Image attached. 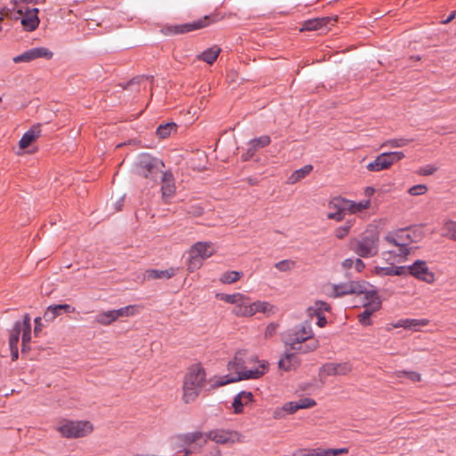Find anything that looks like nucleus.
Returning <instances> with one entry per match:
<instances>
[{
	"label": "nucleus",
	"mask_w": 456,
	"mask_h": 456,
	"mask_svg": "<svg viewBox=\"0 0 456 456\" xmlns=\"http://www.w3.org/2000/svg\"><path fill=\"white\" fill-rule=\"evenodd\" d=\"M229 375L218 377L212 387H218L229 383L244 379H257L269 370V362L249 355L247 350H238L227 365Z\"/></svg>",
	"instance_id": "f257e3e1"
},
{
	"label": "nucleus",
	"mask_w": 456,
	"mask_h": 456,
	"mask_svg": "<svg viewBox=\"0 0 456 456\" xmlns=\"http://www.w3.org/2000/svg\"><path fill=\"white\" fill-rule=\"evenodd\" d=\"M208 440L218 444H233L242 443L243 436L238 431L230 429H213L207 433L195 431L175 436L174 444L175 447L197 444L198 449L201 450Z\"/></svg>",
	"instance_id": "f03ea898"
},
{
	"label": "nucleus",
	"mask_w": 456,
	"mask_h": 456,
	"mask_svg": "<svg viewBox=\"0 0 456 456\" xmlns=\"http://www.w3.org/2000/svg\"><path fill=\"white\" fill-rule=\"evenodd\" d=\"M206 371L200 364L191 366L184 375L182 399L185 403L195 402L206 383Z\"/></svg>",
	"instance_id": "7ed1b4c3"
},
{
	"label": "nucleus",
	"mask_w": 456,
	"mask_h": 456,
	"mask_svg": "<svg viewBox=\"0 0 456 456\" xmlns=\"http://www.w3.org/2000/svg\"><path fill=\"white\" fill-rule=\"evenodd\" d=\"M232 313L238 317H251L257 313L270 315L274 314V306L266 301L252 302L248 296L240 293Z\"/></svg>",
	"instance_id": "20e7f679"
},
{
	"label": "nucleus",
	"mask_w": 456,
	"mask_h": 456,
	"mask_svg": "<svg viewBox=\"0 0 456 456\" xmlns=\"http://www.w3.org/2000/svg\"><path fill=\"white\" fill-rule=\"evenodd\" d=\"M20 333H22V351H24L31 340L30 316L28 314H25L21 322H16L10 331L9 346L12 361H16L19 357L18 342Z\"/></svg>",
	"instance_id": "39448f33"
},
{
	"label": "nucleus",
	"mask_w": 456,
	"mask_h": 456,
	"mask_svg": "<svg viewBox=\"0 0 456 456\" xmlns=\"http://www.w3.org/2000/svg\"><path fill=\"white\" fill-rule=\"evenodd\" d=\"M136 168L140 175L153 182L165 172V165L162 160L148 153H142L137 157Z\"/></svg>",
	"instance_id": "423d86ee"
},
{
	"label": "nucleus",
	"mask_w": 456,
	"mask_h": 456,
	"mask_svg": "<svg viewBox=\"0 0 456 456\" xmlns=\"http://www.w3.org/2000/svg\"><path fill=\"white\" fill-rule=\"evenodd\" d=\"M56 430L65 438H81L93 432L94 425L88 420L62 419L58 423Z\"/></svg>",
	"instance_id": "0eeeda50"
},
{
	"label": "nucleus",
	"mask_w": 456,
	"mask_h": 456,
	"mask_svg": "<svg viewBox=\"0 0 456 456\" xmlns=\"http://www.w3.org/2000/svg\"><path fill=\"white\" fill-rule=\"evenodd\" d=\"M385 240L395 248L389 252L395 254L401 261L410 253V244L412 242L411 234L406 230H400L393 233H389L385 237Z\"/></svg>",
	"instance_id": "6e6552de"
},
{
	"label": "nucleus",
	"mask_w": 456,
	"mask_h": 456,
	"mask_svg": "<svg viewBox=\"0 0 456 456\" xmlns=\"http://www.w3.org/2000/svg\"><path fill=\"white\" fill-rule=\"evenodd\" d=\"M313 335L314 330L311 324L304 322L286 331L283 335V342L290 351H293L297 346L304 344L307 338H311Z\"/></svg>",
	"instance_id": "1a4fd4ad"
},
{
	"label": "nucleus",
	"mask_w": 456,
	"mask_h": 456,
	"mask_svg": "<svg viewBox=\"0 0 456 456\" xmlns=\"http://www.w3.org/2000/svg\"><path fill=\"white\" fill-rule=\"evenodd\" d=\"M354 251L362 257H371L379 251V234L375 231L366 232L360 240H355Z\"/></svg>",
	"instance_id": "9d476101"
},
{
	"label": "nucleus",
	"mask_w": 456,
	"mask_h": 456,
	"mask_svg": "<svg viewBox=\"0 0 456 456\" xmlns=\"http://www.w3.org/2000/svg\"><path fill=\"white\" fill-rule=\"evenodd\" d=\"M404 157L405 155L403 151L384 152L379 154L372 162H370L367 165V169L370 172L386 170Z\"/></svg>",
	"instance_id": "9b49d317"
},
{
	"label": "nucleus",
	"mask_w": 456,
	"mask_h": 456,
	"mask_svg": "<svg viewBox=\"0 0 456 456\" xmlns=\"http://www.w3.org/2000/svg\"><path fill=\"white\" fill-rule=\"evenodd\" d=\"M364 298L367 302L363 305L364 310L358 315V320L361 324L369 326L371 324V314L377 312L381 306V300L374 290L367 291L364 294Z\"/></svg>",
	"instance_id": "f8f14e48"
},
{
	"label": "nucleus",
	"mask_w": 456,
	"mask_h": 456,
	"mask_svg": "<svg viewBox=\"0 0 456 456\" xmlns=\"http://www.w3.org/2000/svg\"><path fill=\"white\" fill-rule=\"evenodd\" d=\"M330 290H329V294L333 297H340L346 295L352 294H365L369 291L366 288L365 283H362L360 281H348L341 284H333L330 286Z\"/></svg>",
	"instance_id": "ddd939ff"
},
{
	"label": "nucleus",
	"mask_w": 456,
	"mask_h": 456,
	"mask_svg": "<svg viewBox=\"0 0 456 456\" xmlns=\"http://www.w3.org/2000/svg\"><path fill=\"white\" fill-rule=\"evenodd\" d=\"M352 370V364L348 362H327L320 368L319 377L322 379L328 376H344L351 372Z\"/></svg>",
	"instance_id": "4468645a"
},
{
	"label": "nucleus",
	"mask_w": 456,
	"mask_h": 456,
	"mask_svg": "<svg viewBox=\"0 0 456 456\" xmlns=\"http://www.w3.org/2000/svg\"><path fill=\"white\" fill-rule=\"evenodd\" d=\"M337 21V18L335 17H321V18H314L312 20H305L303 23L302 28H300V31H314V30H320L322 32L327 31L330 29L332 26Z\"/></svg>",
	"instance_id": "2eb2a0df"
},
{
	"label": "nucleus",
	"mask_w": 456,
	"mask_h": 456,
	"mask_svg": "<svg viewBox=\"0 0 456 456\" xmlns=\"http://www.w3.org/2000/svg\"><path fill=\"white\" fill-rule=\"evenodd\" d=\"M348 452V448H304L297 450L294 456H338Z\"/></svg>",
	"instance_id": "dca6fc26"
},
{
	"label": "nucleus",
	"mask_w": 456,
	"mask_h": 456,
	"mask_svg": "<svg viewBox=\"0 0 456 456\" xmlns=\"http://www.w3.org/2000/svg\"><path fill=\"white\" fill-rule=\"evenodd\" d=\"M15 10L21 16L20 22L25 30L34 31L38 27L40 20L37 16L39 12L37 8H18Z\"/></svg>",
	"instance_id": "f3484780"
},
{
	"label": "nucleus",
	"mask_w": 456,
	"mask_h": 456,
	"mask_svg": "<svg viewBox=\"0 0 456 456\" xmlns=\"http://www.w3.org/2000/svg\"><path fill=\"white\" fill-rule=\"evenodd\" d=\"M335 205L333 207L338 208L340 210L345 211L346 215H354L360 213L363 210L368 209L370 207V200H365L360 202H354L350 200H346L344 198V200L335 201Z\"/></svg>",
	"instance_id": "a211bd4d"
},
{
	"label": "nucleus",
	"mask_w": 456,
	"mask_h": 456,
	"mask_svg": "<svg viewBox=\"0 0 456 456\" xmlns=\"http://www.w3.org/2000/svg\"><path fill=\"white\" fill-rule=\"evenodd\" d=\"M407 269L412 276L419 280L427 283H433L435 281V274L428 269L424 261L418 260Z\"/></svg>",
	"instance_id": "6ab92c4d"
},
{
	"label": "nucleus",
	"mask_w": 456,
	"mask_h": 456,
	"mask_svg": "<svg viewBox=\"0 0 456 456\" xmlns=\"http://www.w3.org/2000/svg\"><path fill=\"white\" fill-rule=\"evenodd\" d=\"M208 17L206 16L204 19L192 23H185L182 25L168 26L165 29L169 34H183L192 30L202 28L208 25Z\"/></svg>",
	"instance_id": "aec40b11"
},
{
	"label": "nucleus",
	"mask_w": 456,
	"mask_h": 456,
	"mask_svg": "<svg viewBox=\"0 0 456 456\" xmlns=\"http://www.w3.org/2000/svg\"><path fill=\"white\" fill-rule=\"evenodd\" d=\"M215 246L212 242H197L193 244L189 251V254H192L198 258L204 261L205 259L210 257L216 253Z\"/></svg>",
	"instance_id": "412c9836"
},
{
	"label": "nucleus",
	"mask_w": 456,
	"mask_h": 456,
	"mask_svg": "<svg viewBox=\"0 0 456 456\" xmlns=\"http://www.w3.org/2000/svg\"><path fill=\"white\" fill-rule=\"evenodd\" d=\"M163 183L161 187L162 197L165 201L173 197L175 193V185L173 175L170 172H164L160 177Z\"/></svg>",
	"instance_id": "4be33fe9"
},
{
	"label": "nucleus",
	"mask_w": 456,
	"mask_h": 456,
	"mask_svg": "<svg viewBox=\"0 0 456 456\" xmlns=\"http://www.w3.org/2000/svg\"><path fill=\"white\" fill-rule=\"evenodd\" d=\"M253 402V395L251 392L241 391L234 398L232 403L233 412L240 414L243 411V407Z\"/></svg>",
	"instance_id": "5701e85b"
},
{
	"label": "nucleus",
	"mask_w": 456,
	"mask_h": 456,
	"mask_svg": "<svg viewBox=\"0 0 456 456\" xmlns=\"http://www.w3.org/2000/svg\"><path fill=\"white\" fill-rule=\"evenodd\" d=\"M299 365L300 359L294 351L286 352L284 356L279 361V368L285 371L296 370Z\"/></svg>",
	"instance_id": "b1692460"
},
{
	"label": "nucleus",
	"mask_w": 456,
	"mask_h": 456,
	"mask_svg": "<svg viewBox=\"0 0 456 456\" xmlns=\"http://www.w3.org/2000/svg\"><path fill=\"white\" fill-rule=\"evenodd\" d=\"M41 129L40 126H34L28 130L21 137L19 142V146L21 150L28 147L34 141L40 136Z\"/></svg>",
	"instance_id": "393cba45"
},
{
	"label": "nucleus",
	"mask_w": 456,
	"mask_h": 456,
	"mask_svg": "<svg viewBox=\"0 0 456 456\" xmlns=\"http://www.w3.org/2000/svg\"><path fill=\"white\" fill-rule=\"evenodd\" d=\"M178 269L175 267H170L166 270H148L146 272V278L149 280H158V279H170L177 273Z\"/></svg>",
	"instance_id": "a878e982"
},
{
	"label": "nucleus",
	"mask_w": 456,
	"mask_h": 456,
	"mask_svg": "<svg viewBox=\"0 0 456 456\" xmlns=\"http://www.w3.org/2000/svg\"><path fill=\"white\" fill-rule=\"evenodd\" d=\"M338 200H344V198L342 197H336L330 200L328 203V208L330 209V212L327 214V218L330 220H335L337 222H340L344 219L345 216V211L340 210L338 208L333 207V204L335 205V201Z\"/></svg>",
	"instance_id": "bb28decb"
},
{
	"label": "nucleus",
	"mask_w": 456,
	"mask_h": 456,
	"mask_svg": "<svg viewBox=\"0 0 456 456\" xmlns=\"http://www.w3.org/2000/svg\"><path fill=\"white\" fill-rule=\"evenodd\" d=\"M27 52L28 62L38 58H45L46 60L52 59L53 53L45 47H37L29 49Z\"/></svg>",
	"instance_id": "cd10ccee"
},
{
	"label": "nucleus",
	"mask_w": 456,
	"mask_h": 456,
	"mask_svg": "<svg viewBox=\"0 0 456 456\" xmlns=\"http://www.w3.org/2000/svg\"><path fill=\"white\" fill-rule=\"evenodd\" d=\"M319 346V340L313 335L311 338H307L304 344L297 346L293 351L297 354H307L315 351Z\"/></svg>",
	"instance_id": "c85d7f7f"
},
{
	"label": "nucleus",
	"mask_w": 456,
	"mask_h": 456,
	"mask_svg": "<svg viewBox=\"0 0 456 456\" xmlns=\"http://www.w3.org/2000/svg\"><path fill=\"white\" fill-rule=\"evenodd\" d=\"M312 170H313L312 165L304 166L303 167L294 171L290 175V176L288 178V183L289 184H294V183L301 181L302 179L306 177L311 173Z\"/></svg>",
	"instance_id": "c756f323"
},
{
	"label": "nucleus",
	"mask_w": 456,
	"mask_h": 456,
	"mask_svg": "<svg viewBox=\"0 0 456 456\" xmlns=\"http://www.w3.org/2000/svg\"><path fill=\"white\" fill-rule=\"evenodd\" d=\"M376 273L378 275L401 276V275H404L407 273V269L404 266L377 267Z\"/></svg>",
	"instance_id": "7c9ffc66"
},
{
	"label": "nucleus",
	"mask_w": 456,
	"mask_h": 456,
	"mask_svg": "<svg viewBox=\"0 0 456 456\" xmlns=\"http://www.w3.org/2000/svg\"><path fill=\"white\" fill-rule=\"evenodd\" d=\"M220 52L221 49L219 47L213 46L204 51L201 54L198 56V58L207 62L208 64H213L217 59Z\"/></svg>",
	"instance_id": "2f4dec72"
},
{
	"label": "nucleus",
	"mask_w": 456,
	"mask_h": 456,
	"mask_svg": "<svg viewBox=\"0 0 456 456\" xmlns=\"http://www.w3.org/2000/svg\"><path fill=\"white\" fill-rule=\"evenodd\" d=\"M117 321L114 310H108L99 313L95 316V322L98 324L108 326Z\"/></svg>",
	"instance_id": "473e14b6"
},
{
	"label": "nucleus",
	"mask_w": 456,
	"mask_h": 456,
	"mask_svg": "<svg viewBox=\"0 0 456 456\" xmlns=\"http://www.w3.org/2000/svg\"><path fill=\"white\" fill-rule=\"evenodd\" d=\"M141 307L136 305H130L125 307H121L119 309L114 310L117 320L120 317H129L134 316L139 313Z\"/></svg>",
	"instance_id": "72a5a7b5"
},
{
	"label": "nucleus",
	"mask_w": 456,
	"mask_h": 456,
	"mask_svg": "<svg viewBox=\"0 0 456 456\" xmlns=\"http://www.w3.org/2000/svg\"><path fill=\"white\" fill-rule=\"evenodd\" d=\"M177 129V126L175 123H167L164 125H160L156 131L157 135L160 139H166L169 137L172 134L175 133Z\"/></svg>",
	"instance_id": "f704fd0d"
},
{
	"label": "nucleus",
	"mask_w": 456,
	"mask_h": 456,
	"mask_svg": "<svg viewBox=\"0 0 456 456\" xmlns=\"http://www.w3.org/2000/svg\"><path fill=\"white\" fill-rule=\"evenodd\" d=\"M429 320L428 319H405V330L418 331L421 327L428 325Z\"/></svg>",
	"instance_id": "c9c22d12"
},
{
	"label": "nucleus",
	"mask_w": 456,
	"mask_h": 456,
	"mask_svg": "<svg viewBox=\"0 0 456 456\" xmlns=\"http://www.w3.org/2000/svg\"><path fill=\"white\" fill-rule=\"evenodd\" d=\"M442 235L456 241V222L445 221L442 227Z\"/></svg>",
	"instance_id": "e433bc0d"
},
{
	"label": "nucleus",
	"mask_w": 456,
	"mask_h": 456,
	"mask_svg": "<svg viewBox=\"0 0 456 456\" xmlns=\"http://www.w3.org/2000/svg\"><path fill=\"white\" fill-rule=\"evenodd\" d=\"M412 142V139L407 138H395L386 141L381 144L382 147H390V148H402L407 146L410 142Z\"/></svg>",
	"instance_id": "4c0bfd02"
},
{
	"label": "nucleus",
	"mask_w": 456,
	"mask_h": 456,
	"mask_svg": "<svg viewBox=\"0 0 456 456\" xmlns=\"http://www.w3.org/2000/svg\"><path fill=\"white\" fill-rule=\"evenodd\" d=\"M242 276V273L237 271H230L223 273L220 281L224 284H232L239 281Z\"/></svg>",
	"instance_id": "58836bf2"
},
{
	"label": "nucleus",
	"mask_w": 456,
	"mask_h": 456,
	"mask_svg": "<svg viewBox=\"0 0 456 456\" xmlns=\"http://www.w3.org/2000/svg\"><path fill=\"white\" fill-rule=\"evenodd\" d=\"M274 267L280 272H290L296 267V262L291 259H284L277 262Z\"/></svg>",
	"instance_id": "ea45409f"
},
{
	"label": "nucleus",
	"mask_w": 456,
	"mask_h": 456,
	"mask_svg": "<svg viewBox=\"0 0 456 456\" xmlns=\"http://www.w3.org/2000/svg\"><path fill=\"white\" fill-rule=\"evenodd\" d=\"M175 437V436L172 437V440H171L172 445H173L174 449H182L179 452H181L183 453L182 455H177V456H190L192 453L200 452L201 451V450L198 449L197 444L183 445L182 447H175V444H174V438Z\"/></svg>",
	"instance_id": "a19ab883"
},
{
	"label": "nucleus",
	"mask_w": 456,
	"mask_h": 456,
	"mask_svg": "<svg viewBox=\"0 0 456 456\" xmlns=\"http://www.w3.org/2000/svg\"><path fill=\"white\" fill-rule=\"evenodd\" d=\"M61 314V311L58 308V305H50L45 312L44 318L46 322H52Z\"/></svg>",
	"instance_id": "79ce46f5"
},
{
	"label": "nucleus",
	"mask_w": 456,
	"mask_h": 456,
	"mask_svg": "<svg viewBox=\"0 0 456 456\" xmlns=\"http://www.w3.org/2000/svg\"><path fill=\"white\" fill-rule=\"evenodd\" d=\"M330 306L324 301H316L313 306L309 308V311L316 315H321L323 311H330Z\"/></svg>",
	"instance_id": "37998d69"
},
{
	"label": "nucleus",
	"mask_w": 456,
	"mask_h": 456,
	"mask_svg": "<svg viewBox=\"0 0 456 456\" xmlns=\"http://www.w3.org/2000/svg\"><path fill=\"white\" fill-rule=\"evenodd\" d=\"M395 375L397 378L407 377L412 382H419L421 380V375L415 371L398 370Z\"/></svg>",
	"instance_id": "c03bdc74"
},
{
	"label": "nucleus",
	"mask_w": 456,
	"mask_h": 456,
	"mask_svg": "<svg viewBox=\"0 0 456 456\" xmlns=\"http://www.w3.org/2000/svg\"><path fill=\"white\" fill-rule=\"evenodd\" d=\"M271 143V138L268 135H262L255 138L249 142V144L254 145L255 148L260 149L268 146Z\"/></svg>",
	"instance_id": "a18cd8bd"
},
{
	"label": "nucleus",
	"mask_w": 456,
	"mask_h": 456,
	"mask_svg": "<svg viewBox=\"0 0 456 456\" xmlns=\"http://www.w3.org/2000/svg\"><path fill=\"white\" fill-rule=\"evenodd\" d=\"M189 255H190V257H189L188 265H187L188 271L194 272L195 270L200 269L203 265V261L192 254H189Z\"/></svg>",
	"instance_id": "49530a36"
},
{
	"label": "nucleus",
	"mask_w": 456,
	"mask_h": 456,
	"mask_svg": "<svg viewBox=\"0 0 456 456\" xmlns=\"http://www.w3.org/2000/svg\"><path fill=\"white\" fill-rule=\"evenodd\" d=\"M240 293H234V294H217L216 297L226 303L234 305L238 302V299L240 298Z\"/></svg>",
	"instance_id": "de8ad7c7"
},
{
	"label": "nucleus",
	"mask_w": 456,
	"mask_h": 456,
	"mask_svg": "<svg viewBox=\"0 0 456 456\" xmlns=\"http://www.w3.org/2000/svg\"><path fill=\"white\" fill-rule=\"evenodd\" d=\"M427 191H428V187H427L425 184H417V185H414V186L411 187V188L408 190V192H409L411 196L423 195V194H425Z\"/></svg>",
	"instance_id": "09e8293b"
},
{
	"label": "nucleus",
	"mask_w": 456,
	"mask_h": 456,
	"mask_svg": "<svg viewBox=\"0 0 456 456\" xmlns=\"http://www.w3.org/2000/svg\"><path fill=\"white\" fill-rule=\"evenodd\" d=\"M351 226H352V224L347 223V224H346L344 226L338 227L334 232L335 236L339 240L344 239L348 234Z\"/></svg>",
	"instance_id": "8fccbe9b"
},
{
	"label": "nucleus",
	"mask_w": 456,
	"mask_h": 456,
	"mask_svg": "<svg viewBox=\"0 0 456 456\" xmlns=\"http://www.w3.org/2000/svg\"><path fill=\"white\" fill-rule=\"evenodd\" d=\"M297 403L298 404L299 409H309L316 405V402L309 397L301 398L297 401Z\"/></svg>",
	"instance_id": "3c124183"
},
{
	"label": "nucleus",
	"mask_w": 456,
	"mask_h": 456,
	"mask_svg": "<svg viewBox=\"0 0 456 456\" xmlns=\"http://www.w3.org/2000/svg\"><path fill=\"white\" fill-rule=\"evenodd\" d=\"M298 410L300 409L297 402H289L282 406V411L289 414H293Z\"/></svg>",
	"instance_id": "603ef678"
},
{
	"label": "nucleus",
	"mask_w": 456,
	"mask_h": 456,
	"mask_svg": "<svg viewBox=\"0 0 456 456\" xmlns=\"http://www.w3.org/2000/svg\"><path fill=\"white\" fill-rule=\"evenodd\" d=\"M277 327H278V325L273 322L268 324L265 330V338H272L276 333Z\"/></svg>",
	"instance_id": "864d4df0"
},
{
	"label": "nucleus",
	"mask_w": 456,
	"mask_h": 456,
	"mask_svg": "<svg viewBox=\"0 0 456 456\" xmlns=\"http://www.w3.org/2000/svg\"><path fill=\"white\" fill-rule=\"evenodd\" d=\"M258 149L257 148H255L254 145H251L248 143V148L247 150V152L246 153H243L241 155V159L244 160V161H247L251 157H253V155L255 154V152L257 151Z\"/></svg>",
	"instance_id": "5fc2aeb1"
},
{
	"label": "nucleus",
	"mask_w": 456,
	"mask_h": 456,
	"mask_svg": "<svg viewBox=\"0 0 456 456\" xmlns=\"http://www.w3.org/2000/svg\"><path fill=\"white\" fill-rule=\"evenodd\" d=\"M436 171V167H432V166H426V167H421L419 170V174L421 175H429L434 174Z\"/></svg>",
	"instance_id": "6e6d98bb"
},
{
	"label": "nucleus",
	"mask_w": 456,
	"mask_h": 456,
	"mask_svg": "<svg viewBox=\"0 0 456 456\" xmlns=\"http://www.w3.org/2000/svg\"><path fill=\"white\" fill-rule=\"evenodd\" d=\"M12 61L15 63L28 62L27 52H24L23 53L13 57Z\"/></svg>",
	"instance_id": "4d7b16f0"
},
{
	"label": "nucleus",
	"mask_w": 456,
	"mask_h": 456,
	"mask_svg": "<svg viewBox=\"0 0 456 456\" xmlns=\"http://www.w3.org/2000/svg\"><path fill=\"white\" fill-rule=\"evenodd\" d=\"M204 456H223L221 450L218 447H213L206 452Z\"/></svg>",
	"instance_id": "13d9d810"
},
{
	"label": "nucleus",
	"mask_w": 456,
	"mask_h": 456,
	"mask_svg": "<svg viewBox=\"0 0 456 456\" xmlns=\"http://www.w3.org/2000/svg\"><path fill=\"white\" fill-rule=\"evenodd\" d=\"M354 267L358 272H362L364 269L365 265L360 258H357V259L354 260Z\"/></svg>",
	"instance_id": "bf43d9fd"
},
{
	"label": "nucleus",
	"mask_w": 456,
	"mask_h": 456,
	"mask_svg": "<svg viewBox=\"0 0 456 456\" xmlns=\"http://www.w3.org/2000/svg\"><path fill=\"white\" fill-rule=\"evenodd\" d=\"M58 308L62 312H66V313H73L75 311V308L70 306L68 304H63V305H58Z\"/></svg>",
	"instance_id": "052dcab7"
},
{
	"label": "nucleus",
	"mask_w": 456,
	"mask_h": 456,
	"mask_svg": "<svg viewBox=\"0 0 456 456\" xmlns=\"http://www.w3.org/2000/svg\"><path fill=\"white\" fill-rule=\"evenodd\" d=\"M36 4V1L35 0H14V5H15V9H18V8H23L21 6L22 4Z\"/></svg>",
	"instance_id": "680f3d73"
},
{
	"label": "nucleus",
	"mask_w": 456,
	"mask_h": 456,
	"mask_svg": "<svg viewBox=\"0 0 456 456\" xmlns=\"http://www.w3.org/2000/svg\"><path fill=\"white\" fill-rule=\"evenodd\" d=\"M41 330V318L40 317H37L35 319V329H34V333L35 335L37 336Z\"/></svg>",
	"instance_id": "e2e57ef3"
},
{
	"label": "nucleus",
	"mask_w": 456,
	"mask_h": 456,
	"mask_svg": "<svg viewBox=\"0 0 456 456\" xmlns=\"http://www.w3.org/2000/svg\"><path fill=\"white\" fill-rule=\"evenodd\" d=\"M342 266L345 269H350L354 266V260L352 258H346L342 262Z\"/></svg>",
	"instance_id": "0e129e2a"
},
{
	"label": "nucleus",
	"mask_w": 456,
	"mask_h": 456,
	"mask_svg": "<svg viewBox=\"0 0 456 456\" xmlns=\"http://www.w3.org/2000/svg\"><path fill=\"white\" fill-rule=\"evenodd\" d=\"M404 325H405V319L398 320L396 322L392 324V326L394 328H403V329H404Z\"/></svg>",
	"instance_id": "69168bd1"
},
{
	"label": "nucleus",
	"mask_w": 456,
	"mask_h": 456,
	"mask_svg": "<svg viewBox=\"0 0 456 456\" xmlns=\"http://www.w3.org/2000/svg\"><path fill=\"white\" fill-rule=\"evenodd\" d=\"M317 317H318V322H317L318 326L323 327L327 322L325 317L322 314L317 315Z\"/></svg>",
	"instance_id": "338daca9"
},
{
	"label": "nucleus",
	"mask_w": 456,
	"mask_h": 456,
	"mask_svg": "<svg viewBox=\"0 0 456 456\" xmlns=\"http://www.w3.org/2000/svg\"><path fill=\"white\" fill-rule=\"evenodd\" d=\"M373 193H374V189H373V188H371V187H367V188L365 189V194H366L367 196H371Z\"/></svg>",
	"instance_id": "774afa93"
}]
</instances>
